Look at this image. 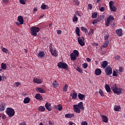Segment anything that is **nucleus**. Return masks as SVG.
I'll return each mask as SVG.
<instances>
[{"instance_id":"obj_43","label":"nucleus","mask_w":125,"mask_h":125,"mask_svg":"<svg viewBox=\"0 0 125 125\" xmlns=\"http://www.w3.org/2000/svg\"><path fill=\"white\" fill-rule=\"evenodd\" d=\"M41 8L42 9H43V10L46 9V5L42 4V5L41 6Z\"/></svg>"},{"instance_id":"obj_50","label":"nucleus","mask_w":125,"mask_h":125,"mask_svg":"<svg viewBox=\"0 0 125 125\" xmlns=\"http://www.w3.org/2000/svg\"><path fill=\"white\" fill-rule=\"evenodd\" d=\"M20 1L21 4H26V1H25V0H20Z\"/></svg>"},{"instance_id":"obj_1","label":"nucleus","mask_w":125,"mask_h":125,"mask_svg":"<svg viewBox=\"0 0 125 125\" xmlns=\"http://www.w3.org/2000/svg\"><path fill=\"white\" fill-rule=\"evenodd\" d=\"M30 31L32 36L33 37H36L38 35L37 33H39L41 31V28L36 26H32L30 28Z\"/></svg>"},{"instance_id":"obj_5","label":"nucleus","mask_w":125,"mask_h":125,"mask_svg":"<svg viewBox=\"0 0 125 125\" xmlns=\"http://www.w3.org/2000/svg\"><path fill=\"white\" fill-rule=\"evenodd\" d=\"M104 72H105L106 76H110V75H112V73H113L112 67L107 66L105 68Z\"/></svg>"},{"instance_id":"obj_53","label":"nucleus","mask_w":125,"mask_h":125,"mask_svg":"<svg viewBox=\"0 0 125 125\" xmlns=\"http://www.w3.org/2000/svg\"><path fill=\"white\" fill-rule=\"evenodd\" d=\"M88 124L87 123V122H86V121H83L82 123H81V125H88Z\"/></svg>"},{"instance_id":"obj_24","label":"nucleus","mask_w":125,"mask_h":125,"mask_svg":"<svg viewBox=\"0 0 125 125\" xmlns=\"http://www.w3.org/2000/svg\"><path fill=\"white\" fill-rule=\"evenodd\" d=\"M35 98L36 99H38V100H42V96L40 94H37L35 95Z\"/></svg>"},{"instance_id":"obj_32","label":"nucleus","mask_w":125,"mask_h":125,"mask_svg":"<svg viewBox=\"0 0 125 125\" xmlns=\"http://www.w3.org/2000/svg\"><path fill=\"white\" fill-rule=\"evenodd\" d=\"M108 45H109V41H106L104 42L103 47L104 48H106V47H107V46H108Z\"/></svg>"},{"instance_id":"obj_9","label":"nucleus","mask_w":125,"mask_h":125,"mask_svg":"<svg viewBox=\"0 0 125 125\" xmlns=\"http://www.w3.org/2000/svg\"><path fill=\"white\" fill-rule=\"evenodd\" d=\"M73 110L75 113H77V114H80L81 113V108L78 107L77 104H75L73 105Z\"/></svg>"},{"instance_id":"obj_47","label":"nucleus","mask_w":125,"mask_h":125,"mask_svg":"<svg viewBox=\"0 0 125 125\" xmlns=\"http://www.w3.org/2000/svg\"><path fill=\"white\" fill-rule=\"evenodd\" d=\"M113 77H118V74H117V72L115 70H113Z\"/></svg>"},{"instance_id":"obj_56","label":"nucleus","mask_w":125,"mask_h":125,"mask_svg":"<svg viewBox=\"0 0 125 125\" xmlns=\"http://www.w3.org/2000/svg\"><path fill=\"white\" fill-rule=\"evenodd\" d=\"M115 60H119V59H120V56L117 55L115 57Z\"/></svg>"},{"instance_id":"obj_25","label":"nucleus","mask_w":125,"mask_h":125,"mask_svg":"<svg viewBox=\"0 0 125 125\" xmlns=\"http://www.w3.org/2000/svg\"><path fill=\"white\" fill-rule=\"evenodd\" d=\"M38 110L40 112H44V111H45V107L41 105L38 107Z\"/></svg>"},{"instance_id":"obj_29","label":"nucleus","mask_w":125,"mask_h":125,"mask_svg":"<svg viewBox=\"0 0 125 125\" xmlns=\"http://www.w3.org/2000/svg\"><path fill=\"white\" fill-rule=\"evenodd\" d=\"M7 68V66H6V63H4L2 62L1 64V68L2 70H6V68Z\"/></svg>"},{"instance_id":"obj_36","label":"nucleus","mask_w":125,"mask_h":125,"mask_svg":"<svg viewBox=\"0 0 125 125\" xmlns=\"http://www.w3.org/2000/svg\"><path fill=\"white\" fill-rule=\"evenodd\" d=\"M73 55H75V56H77V57H79V51L77 50H74L73 51Z\"/></svg>"},{"instance_id":"obj_8","label":"nucleus","mask_w":125,"mask_h":125,"mask_svg":"<svg viewBox=\"0 0 125 125\" xmlns=\"http://www.w3.org/2000/svg\"><path fill=\"white\" fill-rule=\"evenodd\" d=\"M49 48L51 51V54L53 56H55V57H56V56H58V53L57 52V51H56V50H53L52 47L51 46H50Z\"/></svg>"},{"instance_id":"obj_27","label":"nucleus","mask_w":125,"mask_h":125,"mask_svg":"<svg viewBox=\"0 0 125 125\" xmlns=\"http://www.w3.org/2000/svg\"><path fill=\"white\" fill-rule=\"evenodd\" d=\"M114 17L112 15H110L107 18V21H109V22H112L114 20Z\"/></svg>"},{"instance_id":"obj_40","label":"nucleus","mask_w":125,"mask_h":125,"mask_svg":"<svg viewBox=\"0 0 125 125\" xmlns=\"http://www.w3.org/2000/svg\"><path fill=\"white\" fill-rule=\"evenodd\" d=\"M120 109H121V106H117L114 107V110L116 112H119V111H120Z\"/></svg>"},{"instance_id":"obj_14","label":"nucleus","mask_w":125,"mask_h":125,"mask_svg":"<svg viewBox=\"0 0 125 125\" xmlns=\"http://www.w3.org/2000/svg\"><path fill=\"white\" fill-rule=\"evenodd\" d=\"M76 105L77 107L81 110H84V107H83V102H80L78 104Z\"/></svg>"},{"instance_id":"obj_11","label":"nucleus","mask_w":125,"mask_h":125,"mask_svg":"<svg viewBox=\"0 0 125 125\" xmlns=\"http://www.w3.org/2000/svg\"><path fill=\"white\" fill-rule=\"evenodd\" d=\"M5 110V103L2 102L0 104V112H3Z\"/></svg>"},{"instance_id":"obj_39","label":"nucleus","mask_w":125,"mask_h":125,"mask_svg":"<svg viewBox=\"0 0 125 125\" xmlns=\"http://www.w3.org/2000/svg\"><path fill=\"white\" fill-rule=\"evenodd\" d=\"M99 93L100 94L101 96H102V97L104 96V92H103V91H102V90L100 89L99 91Z\"/></svg>"},{"instance_id":"obj_10","label":"nucleus","mask_w":125,"mask_h":125,"mask_svg":"<svg viewBox=\"0 0 125 125\" xmlns=\"http://www.w3.org/2000/svg\"><path fill=\"white\" fill-rule=\"evenodd\" d=\"M116 34L118 37H122L123 36V29L119 28L116 30Z\"/></svg>"},{"instance_id":"obj_13","label":"nucleus","mask_w":125,"mask_h":125,"mask_svg":"<svg viewBox=\"0 0 125 125\" xmlns=\"http://www.w3.org/2000/svg\"><path fill=\"white\" fill-rule=\"evenodd\" d=\"M36 91H37L38 92H40V93H45V90L42 87H37Z\"/></svg>"},{"instance_id":"obj_60","label":"nucleus","mask_w":125,"mask_h":125,"mask_svg":"<svg viewBox=\"0 0 125 125\" xmlns=\"http://www.w3.org/2000/svg\"><path fill=\"white\" fill-rule=\"evenodd\" d=\"M2 119H6V116L5 114H3L2 115Z\"/></svg>"},{"instance_id":"obj_62","label":"nucleus","mask_w":125,"mask_h":125,"mask_svg":"<svg viewBox=\"0 0 125 125\" xmlns=\"http://www.w3.org/2000/svg\"><path fill=\"white\" fill-rule=\"evenodd\" d=\"M4 3H8V0H3Z\"/></svg>"},{"instance_id":"obj_3","label":"nucleus","mask_w":125,"mask_h":125,"mask_svg":"<svg viewBox=\"0 0 125 125\" xmlns=\"http://www.w3.org/2000/svg\"><path fill=\"white\" fill-rule=\"evenodd\" d=\"M6 114L8 115L10 118H12V117L15 115V111L11 107H8L6 110Z\"/></svg>"},{"instance_id":"obj_42","label":"nucleus","mask_w":125,"mask_h":125,"mask_svg":"<svg viewBox=\"0 0 125 125\" xmlns=\"http://www.w3.org/2000/svg\"><path fill=\"white\" fill-rule=\"evenodd\" d=\"M2 51H3V52H5V53H7V52H8V50L3 47L2 48Z\"/></svg>"},{"instance_id":"obj_30","label":"nucleus","mask_w":125,"mask_h":125,"mask_svg":"<svg viewBox=\"0 0 125 125\" xmlns=\"http://www.w3.org/2000/svg\"><path fill=\"white\" fill-rule=\"evenodd\" d=\"M108 65V62H107V61H104V62H103V63L102 64V66L105 68H106V67H107V65Z\"/></svg>"},{"instance_id":"obj_31","label":"nucleus","mask_w":125,"mask_h":125,"mask_svg":"<svg viewBox=\"0 0 125 125\" xmlns=\"http://www.w3.org/2000/svg\"><path fill=\"white\" fill-rule=\"evenodd\" d=\"M105 88L107 92H111V88H110V86H109V85L105 84Z\"/></svg>"},{"instance_id":"obj_64","label":"nucleus","mask_w":125,"mask_h":125,"mask_svg":"<svg viewBox=\"0 0 125 125\" xmlns=\"http://www.w3.org/2000/svg\"><path fill=\"white\" fill-rule=\"evenodd\" d=\"M61 30H59L57 31V34H58L59 35H60V34H61Z\"/></svg>"},{"instance_id":"obj_49","label":"nucleus","mask_w":125,"mask_h":125,"mask_svg":"<svg viewBox=\"0 0 125 125\" xmlns=\"http://www.w3.org/2000/svg\"><path fill=\"white\" fill-rule=\"evenodd\" d=\"M98 22H99V21H98V20H94L93 21H92V24L93 25H94V24H97V23Z\"/></svg>"},{"instance_id":"obj_35","label":"nucleus","mask_w":125,"mask_h":125,"mask_svg":"<svg viewBox=\"0 0 125 125\" xmlns=\"http://www.w3.org/2000/svg\"><path fill=\"white\" fill-rule=\"evenodd\" d=\"M69 87V86L68 85V84H65L64 86L63 87V91H64L65 92H66V91H67L68 90V87Z\"/></svg>"},{"instance_id":"obj_2","label":"nucleus","mask_w":125,"mask_h":125,"mask_svg":"<svg viewBox=\"0 0 125 125\" xmlns=\"http://www.w3.org/2000/svg\"><path fill=\"white\" fill-rule=\"evenodd\" d=\"M111 90H112L114 93H115L116 94H122L123 89L117 88V85L115 84L111 87Z\"/></svg>"},{"instance_id":"obj_51","label":"nucleus","mask_w":125,"mask_h":125,"mask_svg":"<svg viewBox=\"0 0 125 125\" xmlns=\"http://www.w3.org/2000/svg\"><path fill=\"white\" fill-rule=\"evenodd\" d=\"M99 9L100 11H102V12H104L105 10V8L104 7H102L101 8H99Z\"/></svg>"},{"instance_id":"obj_7","label":"nucleus","mask_w":125,"mask_h":125,"mask_svg":"<svg viewBox=\"0 0 125 125\" xmlns=\"http://www.w3.org/2000/svg\"><path fill=\"white\" fill-rule=\"evenodd\" d=\"M109 8L110 10L113 12H116L117 11V8L115 7V5H114V1H109Z\"/></svg>"},{"instance_id":"obj_46","label":"nucleus","mask_w":125,"mask_h":125,"mask_svg":"<svg viewBox=\"0 0 125 125\" xmlns=\"http://www.w3.org/2000/svg\"><path fill=\"white\" fill-rule=\"evenodd\" d=\"M93 33H94V30H93V29H90V30L88 33L89 35H92V34H93Z\"/></svg>"},{"instance_id":"obj_15","label":"nucleus","mask_w":125,"mask_h":125,"mask_svg":"<svg viewBox=\"0 0 125 125\" xmlns=\"http://www.w3.org/2000/svg\"><path fill=\"white\" fill-rule=\"evenodd\" d=\"M18 21H19L21 25L24 23V19H23V17H22L21 16H19L18 17Z\"/></svg>"},{"instance_id":"obj_38","label":"nucleus","mask_w":125,"mask_h":125,"mask_svg":"<svg viewBox=\"0 0 125 125\" xmlns=\"http://www.w3.org/2000/svg\"><path fill=\"white\" fill-rule=\"evenodd\" d=\"M76 70L78 71V72H79V73H81V74H83V69H82V68H81V67H78L76 68Z\"/></svg>"},{"instance_id":"obj_22","label":"nucleus","mask_w":125,"mask_h":125,"mask_svg":"<svg viewBox=\"0 0 125 125\" xmlns=\"http://www.w3.org/2000/svg\"><path fill=\"white\" fill-rule=\"evenodd\" d=\"M70 57H71V60H72L73 61H75L77 60V56H75V55H74L73 53L70 54Z\"/></svg>"},{"instance_id":"obj_26","label":"nucleus","mask_w":125,"mask_h":125,"mask_svg":"<svg viewBox=\"0 0 125 125\" xmlns=\"http://www.w3.org/2000/svg\"><path fill=\"white\" fill-rule=\"evenodd\" d=\"M30 100H31L29 97H26L23 100V103H24V104H28V103L30 102Z\"/></svg>"},{"instance_id":"obj_61","label":"nucleus","mask_w":125,"mask_h":125,"mask_svg":"<svg viewBox=\"0 0 125 125\" xmlns=\"http://www.w3.org/2000/svg\"><path fill=\"white\" fill-rule=\"evenodd\" d=\"M20 125H26V123H25L24 122H21Z\"/></svg>"},{"instance_id":"obj_23","label":"nucleus","mask_w":125,"mask_h":125,"mask_svg":"<svg viewBox=\"0 0 125 125\" xmlns=\"http://www.w3.org/2000/svg\"><path fill=\"white\" fill-rule=\"evenodd\" d=\"M55 108H56L58 111H62L63 109V107L61 106V104H58V105H55Z\"/></svg>"},{"instance_id":"obj_34","label":"nucleus","mask_w":125,"mask_h":125,"mask_svg":"<svg viewBox=\"0 0 125 125\" xmlns=\"http://www.w3.org/2000/svg\"><path fill=\"white\" fill-rule=\"evenodd\" d=\"M71 96L72 97V98L73 99H76V98H77V97L78 96V94L76 92H72V95H71Z\"/></svg>"},{"instance_id":"obj_33","label":"nucleus","mask_w":125,"mask_h":125,"mask_svg":"<svg viewBox=\"0 0 125 125\" xmlns=\"http://www.w3.org/2000/svg\"><path fill=\"white\" fill-rule=\"evenodd\" d=\"M75 32H76V35H77L78 37H80V28L79 27H76L75 29Z\"/></svg>"},{"instance_id":"obj_16","label":"nucleus","mask_w":125,"mask_h":125,"mask_svg":"<svg viewBox=\"0 0 125 125\" xmlns=\"http://www.w3.org/2000/svg\"><path fill=\"white\" fill-rule=\"evenodd\" d=\"M102 73V71H101V69L99 68H97L95 71V74L96 76H100V75H101Z\"/></svg>"},{"instance_id":"obj_18","label":"nucleus","mask_w":125,"mask_h":125,"mask_svg":"<svg viewBox=\"0 0 125 125\" xmlns=\"http://www.w3.org/2000/svg\"><path fill=\"white\" fill-rule=\"evenodd\" d=\"M52 84L53 87H54L55 88L59 86V83H58V82H57V81H54Z\"/></svg>"},{"instance_id":"obj_28","label":"nucleus","mask_w":125,"mask_h":125,"mask_svg":"<svg viewBox=\"0 0 125 125\" xmlns=\"http://www.w3.org/2000/svg\"><path fill=\"white\" fill-rule=\"evenodd\" d=\"M44 55H45V54H44V52L43 51H41L38 54L39 57H41V58L44 57Z\"/></svg>"},{"instance_id":"obj_48","label":"nucleus","mask_w":125,"mask_h":125,"mask_svg":"<svg viewBox=\"0 0 125 125\" xmlns=\"http://www.w3.org/2000/svg\"><path fill=\"white\" fill-rule=\"evenodd\" d=\"M111 22L109 21H105V26L106 27H109V25L110 24Z\"/></svg>"},{"instance_id":"obj_52","label":"nucleus","mask_w":125,"mask_h":125,"mask_svg":"<svg viewBox=\"0 0 125 125\" xmlns=\"http://www.w3.org/2000/svg\"><path fill=\"white\" fill-rule=\"evenodd\" d=\"M83 68H84V69H86V68H87V63H83Z\"/></svg>"},{"instance_id":"obj_59","label":"nucleus","mask_w":125,"mask_h":125,"mask_svg":"<svg viewBox=\"0 0 125 125\" xmlns=\"http://www.w3.org/2000/svg\"><path fill=\"white\" fill-rule=\"evenodd\" d=\"M86 60L87 62H90L91 61V59H90V58H86Z\"/></svg>"},{"instance_id":"obj_4","label":"nucleus","mask_w":125,"mask_h":125,"mask_svg":"<svg viewBox=\"0 0 125 125\" xmlns=\"http://www.w3.org/2000/svg\"><path fill=\"white\" fill-rule=\"evenodd\" d=\"M58 67L60 68V69H64V70H67L68 69V64L65 62H59L58 63Z\"/></svg>"},{"instance_id":"obj_63","label":"nucleus","mask_w":125,"mask_h":125,"mask_svg":"<svg viewBox=\"0 0 125 125\" xmlns=\"http://www.w3.org/2000/svg\"><path fill=\"white\" fill-rule=\"evenodd\" d=\"M44 16V14H42V15H41L39 17V19H41V18H42V17H43Z\"/></svg>"},{"instance_id":"obj_41","label":"nucleus","mask_w":125,"mask_h":125,"mask_svg":"<svg viewBox=\"0 0 125 125\" xmlns=\"http://www.w3.org/2000/svg\"><path fill=\"white\" fill-rule=\"evenodd\" d=\"M78 20V17L77 16H75V15H74V17H73V22H77Z\"/></svg>"},{"instance_id":"obj_6","label":"nucleus","mask_w":125,"mask_h":125,"mask_svg":"<svg viewBox=\"0 0 125 125\" xmlns=\"http://www.w3.org/2000/svg\"><path fill=\"white\" fill-rule=\"evenodd\" d=\"M78 43H79L80 45H81V46H83L85 44V43H84V37H82V38L78 37Z\"/></svg>"},{"instance_id":"obj_54","label":"nucleus","mask_w":125,"mask_h":125,"mask_svg":"<svg viewBox=\"0 0 125 125\" xmlns=\"http://www.w3.org/2000/svg\"><path fill=\"white\" fill-rule=\"evenodd\" d=\"M88 7L89 9H92V5H91V4H89L88 5Z\"/></svg>"},{"instance_id":"obj_19","label":"nucleus","mask_w":125,"mask_h":125,"mask_svg":"<svg viewBox=\"0 0 125 125\" xmlns=\"http://www.w3.org/2000/svg\"><path fill=\"white\" fill-rule=\"evenodd\" d=\"M78 97L79 99H80V100H83V98H85V95L81 93H79L78 95Z\"/></svg>"},{"instance_id":"obj_12","label":"nucleus","mask_w":125,"mask_h":125,"mask_svg":"<svg viewBox=\"0 0 125 125\" xmlns=\"http://www.w3.org/2000/svg\"><path fill=\"white\" fill-rule=\"evenodd\" d=\"M45 107L48 111H50L52 110V107H51V104L50 103H46L45 104Z\"/></svg>"},{"instance_id":"obj_17","label":"nucleus","mask_w":125,"mask_h":125,"mask_svg":"<svg viewBox=\"0 0 125 125\" xmlns=\"http://www.w3.org/2000/svg\"><path fill=\"white\" fill-rule=\"evenodd\" d=\"M73 117H75V114L73 113H68L65 115V117L67 118L68 119H71V118H73Z\"/></svg>"},{"instance_id":"obj_37","label":"nucleus","mask_w":125,"mask_h":125,"mask_svg":"<svg viewBox=\"0 0 125 125\" xmlns=\"http://www.w3.org/2000/svg\"><path fill=\"white\" fill-rule=\"evenodd\" d=\"M92 17L94 19L96 18V17H97V12H94L93 13H92Z\"/></svg>"},{"instance_id":"obj_57","label":"nucleus","mask_w":125,"mask_h":125,"mask_svg":"<svg viewBox=\"0 0 125 125\" xmlns=\"http://www.w3.org/2000/svg\"><path fill=\"white\" fill-rule=\"evenodd\" d=\"M119 71L121 72H123V67L122 66L119 67Z\"/></svg>"},{"instance_id":"obj_55","label":"nucleus","mask_w":125,"mask_h":125,"mask_svg":"<svg viewBox=\"0 0 125 125\" xmlns=\"http://www.w3.org/2000/svg\"><path fill=\"white\" fill-rule=\"evenodd\" d=\"M15 84H16L17 87H18L19 85H20V84H21L19 82H16V83H15Z\"/></svg>"},{"instance_id":"obj_58","label":"nucleus","mask_w":125,"mask_h":125,"mask_svg":"<svg viewBox=\"0 0 125 125\" xmlns=\"http://www.w3.org/2000/svg\"><path fill=\"white\" fill-rule=\"evenodd\" d=\"M86 29V28H85V27H83V26H82V27H81V30H82V31H85Z\"/></svg>"},{"instance_id":"obj_21","label":"nucleus","mask_w":125,"mask_h":125,"mask_svg":"<svg viewBox=\"0 0 125 125\" xmlns=\"http://www.w3.org/2000/svg\"><path fill=\"white\" fill-rule=\"evenodd\" d=\"M102 118L103 119V121L104 123H108V117L105 115H102Z\"/></svg>"},{"instance_id":"obj_20","label":"nucleus","mask_w":125,"mask_h":125,"mask_svg":"<svg viewBox=\"0 0 125 125\" xmlns=\"http://www.w3.org/2000/svg\"><path fill=\"white\" fill-rule=\"evenodd\" d=\"M33 82L35 83H42V80L38 78H34Z\"/></svg>"},{"instance_id":"obj_44","label":"nucleus","mask_w":125,"mask_h":125,"mask_svg":"<svg viewBox=\"0 0 125 125\" xmlns=\"http://www.w3.org/2000/svg\"><path fill=\"white\" fill-rule=\"evenodd\" d=\"M73 1L75 2V5L78 6L80 4V1L77 0H73Z\"/></svg>"},{"instance_id":"obj_45","label":"nucleus","mask_w":125,"mask_h":125,"mask_svg":"<svg viewBox=\"0 0 125 125\" xmlns=\"http://www.w3.org/2000/svg\"><path fill=\"white\" fill-rule=\"evenodd\" d=\"M104 39L105 42H106V41H108V39H109V35H106L104 36Z\"/></svg>"}]
</instances>
